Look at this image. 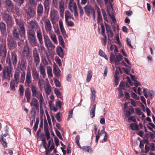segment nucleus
Here are the masks:
<instances>
[{
  "label": "nucleus",
  "mask_w": 155,
  "mask_h": 155,
  "mask_svg": "<svg viewBox=\"0 0 155 155\" xmlns=\"http://www.w3.org/2000/svg\"><path fill=\"white\" fill-rule=\"evenodd\" d=\"M16 25L18 27L15 26L12 31V34L15 39H18L19 36L21 37L25 36V29L24 24L25 22L23 21L15 19Z\"/></svg>",
  "instance_id": "obj_1"
},
{
  "label": "nucleus",
  "mask_w": 155,
  "mask_h": 155,
  "mask_svg": "<svg viewBox=\"0 0 155 155\" xmlns=\"http://www.w3.org/2000/svg\"><path fill=\"white\" fill-rule=\"evenodd\" d=\"M6 63L9 66H5L4 67L2 71L3 77L5 79L8 78V79L9 80L10 77L12 76L11 72L12 66L10 58L8 56L7 57Z\"/></svg>",
  "instance_id": "obj_2"
},
{
  "label": "nucleus",
  "mask_w": 155,
  "mask_h": 155,
  "mask_svg": "<svg viewBox=\"0 0 155 155\" xmlns=\"http://www.w3.org/2000/svg\"><path fill=\"white\" fill-rule=\"evenodd\" d=\"M31 92L29 88H26L25 91V96L27 99V102L29 103L31 106H33L35 107L36 110L39 109V104L38 101L37 99L35 98H33L30 102L31 99Z\"/></svg>",
  "instance_id": "obj_3"
},
{
  "label": "nucleus",
  "mask_w": 155,
  "mask_h": 155,
  "mask_svg": "<svg viewBox=\"0 0 155 155\" xmlns=\"http://www.w3.org/2000/svg\"><path fill=\"white\" fill-rule=\"evenodd\" d=\"M31 89L32 93V96L35 97L38 99H39L40 107H41L44 101L42 94L40 92L38 91L36 86L33 84L31 85Z\"/></svg>",
  "instance_id": "obj_4"
},
{
  "label": "nucleus",
  "mask_w": 155,
  "mask_h": 155,
  "mask_svg": "<svg viewBox=\"0 0 155 155\" xmlns=\"http://www.w3.org/2000/svg\"><path fill=\"white\" fill-rule=\"evenodd\" d=\"M37 2H39L41 0H36ZM45 8V12L48 14L50 9L51 4V0H42ZM58 0H52V5L55 8H58Z\"/></svg>",
  "instance_id": "obj_5"
},
{
  "label": "nucleus",
  "mask_w": 155,
  "mask_h": 155,
  "mask_svg": "<svg viewBox=\"0 0 155 155\" xmlns=\"http://www.w3.org/2000/svg\"><path fill=\"white\" fill-rule=\"evenodd\" d=\"M0 49L2 51V58H3L4 61L7 54L6 43L5 40L2 39L0 42Z\"/></svg>",
  "instance_id": "obj_6"
},
{
  "label": "nucleus",
  "mask_w": 155,
  "mask_h": 155,
  "mask_svg": "<svg viewBox=\"0 0 155 155\" xmlns=\"http://www.w3.org/2000/svg\"><path fill=\"white\" fill-rule=\"evenodd\" d=\"M43 37L45 46L50 50L54 48L55 46L52 43L48 36L44 35Z\"/></svg>",
  "instance_id": "obj_7"
},
{
  "label": "nucleus",
  "mask_w": 155,
  "mask_h": 155,
  "mask_svg": "<svg viewBox=\"0 0 155 155\" xmlns=\"http://www.w3.org/2000/svg\"><path fill=\"white\" fill-rule=\"evenodd\" d=\"M3 20L7 24L8 27H11L13 24V22L12 17L7 13L4 14L3 18Z\"/></svg>",
  "instance_id": "obj_8"
},
{
  "label": "nucleus",
  "mask_w": 155,
  "mask_h": 155,
  "mask_svg": "<svg viewBox=\"0 0 155 155\" xmlns=\"http://www.w3.org/2000/svg\"><path fill=\"white\" fill-rule=\"evenodd\" d=\"M122 56L120 54H119L118 55L116 56L113 53H111L110 57V61L112 62H115V64H118L119 62L122 59Z\"/></svg>",
  "instance_id": "obj_9"
},
{
  "label": "nucleus",
  "mask_w": 155,
  "mask_h": 155,
  "mask_svg": "<svg viewBox=\"0 0 155 155\" xmlns=\"http://www.w3.org/2000/svg\"><path fill=\"white\" fill-rule=\"evenodd\" d=\"M8 45L12 49L15 48L17 46V42L14 37H10L7 38Z\"/></svg>",
  "instance_id": "obj_10"
},
{
  "label": "nucleus",
  "mask_w": 155,
  "mask_h": 155,
  "mask_svg": "<svg viewBox=\"0 0 155 155\" xmlns=\"http://www.w3.org/2000/svg\"><path fill=\"white\" fill-rule=\"evenodd\" d=\"M26 13L28 19L34 17L36 15L35 9L31 7H29L28 10H26Z\"/></svg>",
  "instance_id": "obj_11"
},
{
  "label": "nucleus",
  "mask_w": 155,
  "mask_h": 155,
  "mask_svg": "<svg viewBox=\"0 0 155 155\" xmlns=\"http://www.w3.org/2000/svg\"><path fill=\"white\" fill-rule=\"evenodd\" d=\"M33 56L34 62L36 65L37 66L40 62V58L36 49L33 50Z\"/></svg>",
  "instance_id": "obj_12"
},
{
  "label": "nucleus",
  "mask_w": 155,
  "mask_h": 155,
  "mask_svg": "<svg viewBox=\"0 0 155 155\" xmlns=\"http://www.w3.org/2000/svg\"><path fill=\"white\" fill-rule=\"evenodd\" d=\"M5 6L8 12H12L14 9V5L11 0H6Z\"/></svg>",
  "instance_id": "obj_13"
},
{
  "label": "nucleus",
  "mask_w": 155,
  "mask_h": 155,
  "mask_svg": "<svg viewBox=\"0 0 155 155\" xmlns=\"http://www.w3.org/2000/svg\"><path fill=\"white\" fill-rule=\"evenodd\" d=\"M45 28L48 32H50L52 29V26L51 23L48 19H46L45 20Z\"/></svg>",
  "instance_id": "obj_14"
},
{
  "label": "nucleus",
  "mask_w": 155,
  "mask_h": 155,
  "mask_svg": "<svg viewBox=\"0 0 155 155\" xmlns=\"http://www.w3.org/2000/svg\"><path fill=\"white\" fill-rule=\"evenodd\" d=\"M36 34L37 37L41 46H43L44 42L43 40L42 35L40 28L37 31Z\"/></svg>",
  "instance_id": "obj_15"
},
{
  "label": "nucleus",
  "mask_w": 155,
  "mask_h": 155,
  "mask_svg": "<svg viewBox=\"0 0 155 155\" xmlns=\"http://www.w3.org/2000/svg\"><path fill=\"white\" fill-rule=\"evenodd\" d=\"M58 13V11L55 9L51 10L50 14V17H51V20L53 25L56 22L55 21L56 16Z\"/></svg>",
  "instance_id": "obj_16"
},
{
  "label": "nucleus",
  "mask_w": 155,
  "mask_h": 155,
  "mask_svg": "<svg viewBox=\"0 0 155 155\" xmlns=\"http://www.w3.org/2000/svg\"><path fill=\"white\" fill-rule=\"evenodd\" d=\"M27 37L30 44L32 46L35 45L36 40L35 35L27 34Z\"/></svg>",
  "instance_id": "obj_17"
},
{
  "label": "nucleus",
  "mask_w": 155,
  "mask_h": 155,
  "mask_svg": "<svg viewBox=\"0 0 155 155\" xmlns=\"http://www.w3.org/2000/svg\"><path fill=\"white\" fill-rule=\"evenodd\" d=\"M124 111V114L126 115V117H129L134 112V109L132 106H130L127 109H125Z\"/></svg>",
  "instance_id": "obj_18"
},
{
  "label": "nucleus",
  "mask_w": 155,
  "mask_h": 155,
  "mask_svg": "<svg viewBox=\"0 0 155 155\" xmlns=\"http://www.w3.org/2000/svg\"><path fill=\"white\" fill-rule=\"evenodd\" d=\"M32 82V77L30 71H28L27 72L25 79V85L27 84L28 86H29Z\"/></svg>",
  "instance_id": "obj_19"
},
{
  "label": "nucleus",
  "mask_w": 155,
  "mask_h": 155,
  "mask_svg": "<svg viewBox=\"0 0 155 155\" xmlns=\"http://www.w3.org/2000/svg\"><path fill=\"white\" fill-rule=\"evenodd\" d=\"M27 61L26 59H22L19 63V66L20 69L22 71H25L26 69Z\"/></svg>",
  "instance_id": "obj_20"
},
{
  "label": "nucleus",
  "mask_w": 155,
  "mask_h": 155,
  "mask_svg": "<svg viewBox=\"0 0 155 155\" xmlns=\"http://www.w3.org/2000/svg\"><path fill=\"white\" fill-rule=\"evenodd\" d=\"M84 11L86 15L88 16L93 11L94 9L91 6L86 5L84 7Z\"/></svg>",
  "instance_id": "obj_21"
},
{
  "label": "nucleus",
  "mask_w": 155,
  "mask_h": 155,
  "mask_svg": "<svg viewBox=\"0 0 155 155\" xmlns=\"http://www.w3.org/2000/svg\"><path fill=\"white\" fill-rule=\"evenodd\" d=\"M10 59L14 66L15 67L18 61V58L17 54L15 52L12 53L11 58H10Z\"/></svg>",
  "instance_id": "obj_22"
},
{
  "label": "nucleus",
  "mask_w": 155,
  "mask_h": 155,
  "mask_svg": "<svg viewBox=\"0 0 155 155\" xmlns=\"http://www.w3.org/2000/svg\"><path fill=\"white\" fill-rule=\"evenodd\" d=\"M32 76L34 80H38L40 79L39 74L36 68L32 69Z\"/></svg>",
  "instance_id": "obj_23"
},
{
  "label": "nucleus",
  "mask_w": 155,
  "mask_h": 155,
  "mask_svg": "<svg viewBox=\"0 0 155 155\" xmlns=\"http://www.w3.org/2000/svg\"><path fill=\"white\" fill-rule=\"evenodd\" d=\"M29 47L27 45L25 46L23 49L22 54L24 56L28 57L30 54Z\"/></svg>",
  "instance_id": "obj_24"
},
{
  "label": "nucleus",
  "mask_w": 155,
  "mask_h": 155,
  "mask_svg": "<svg viewBox=\"0 0 155 155\" xmlns=\"http://www.w3.org/2000/svg\"><path fill=\"white\" fill-rule=\"evenodd\" d=\"M97 21L98 23H102L103 21L102 17L101 14L100 9L98 7H97Z\"/></svg>",
  "instance_id": "obj_25"
},
{
  "label": "nucleus",
  "mask_w": 155,
  "mask_h": 155,
  "mask_svg": "<svg viewBox=\"0 0 155 155\" xmlns=\"http://www.w3.org/2000/svg\"><path fill=\"white\" fill-rule=\"evenodd\" d=\"M43 12V7L41 4H38L37 8V13L38 15L39 16L42 15Z\"/></svg>",
  "instance_id": "obj_26"
},
{
  "label": "nucleus",
  "mask_w": 155,
  "mask_h": 155,
  "mask_svg": "<svg viewBox=\"0 0 155 155\" xmlns=\"http://www.w3.org/2000/svg\"><path fill=\"white\" fill-rule=\"evenodd\" d=\"M0 31L2 34H4L6 31L5 24L3 22L0 23Z\"/></svg>",
  "instance_id": "obj_27"
},
{
  "label": "nucleus",
  "mask_w": 155,
  "mask_h": 155,
  "mask_svg": "<svg viewBox=\"0 0 155 155\" xmlns=\"http://www.w3.org/2000/svg\"><path fill=\"white\" fill-rule=\"evenodd\" d=\"M29 24L30 25V28L31 29H36L38 27V24L37 22L34 21H31L29 22Z\"/></svg>",
  "instance_id": "obj_28"
},
{
  "label": "nucleus",
  "mask_w": 155,
  "mask_h": 155,
  "mask_svg": "<svg viewBox=\"0 0 155 155\" xmlns=\"http://www.w3.org/2000/svg\"><path fill=\"white\" fill-rule=\"evenodd\" d=\"M59 8L60 12H64V2L63 0H61L59 2Z\"/></svg>",
  "instance_id": "obj_29"
},
{
  "label": "nucleus",
  "mask_w": 155,
  "mask_h": 155,
  "mask_svg": "<svg viewBox=\"0 0 155 155\" xmlns=\"http://www.w3.org/2000/svg\"><path fill=\"white\" fill-rule=\"evenodd\" d=\"M72 15L68 10H67L65 13V18L66 21H67L69 19L72 18L74 19V17H72Z\"/></svg>",
  "instance_id": "obj_30"
},
{
  "label": "nucleus",
  "mask_w": 155,
  "mask_h": 155,
  "mask_svg": "<svg viewBox=\"0 0 155 155\" xmlns=\"http://www.w3.org/2000/svg\"><path fill=\"white\" fill-rule=\"evenodd\" d=\"M39 68L40 74L42 76L43 78H45L46 76L45 68L41 64L40 65Z\"/></svg>",
  "instance_id": "obj_31"
},
{
  "label": "nucleus",
  "mask_w": 155,
  "mask_h": 155,
  "mask_svg": "<svg viewBox=\"0 0 155 155\" xmlns=\"http://www.w3.org/2000/svg\"><path fill=\"white\" fill-rule=\"evenodd\" d=\"M57 52L58 55L61 58H62L64 57L63 50L61 47L57 48Z\"/></svg>",
  "instance_id": "obj_32"
},
{
  "label": "nucleus",
  "mask_w": 155,
  "mask_h": 155,
  "mask_svg": "<svg viewBox=\"0 0 155 155\" xmlns=\"http://www.w3.org/2000/svg\"><path fill=\"white\" fill-rule=\"evenodd\" d=\"M20 73L19 72H15L14 75V80L16 84H18L19 81Z\"/></svg>",
  "instance_id": "obj_33"
},
{
  "label": "nucleus",
  "mask_w": 155,
  "mask_h": 155,
  "mask_svg": "<svg viewBox=\"0 0 155 155\" xmlns=\"http://www.w3.org/2000/svg\"><path fill=\"white\" fill-rule=\"evenodd\" d=\"M69 7L70 9H71V8L73 7L74 9V7L77 8L76 3L74 2V0H70L69 3Z\"/></svg>",
  "instance_id": "obj_34"
},
{
  "label": "nucleus",
  "mask_w": 155,
  "mask_h": 155,
  "mask_svg": "<svg viewBox=\"0 0 155 155\" xmlns=\"http://www.w3.org/2000/svg\"><path fill=\"white\" fill-rule=\"evenodd\" d=\"M0 141L4 147H7V143L6 142V139L4 138L3 136H0Z\"/></svg>",
  "instance_id": "obj_35"
},
{
  "label": "nucleus",
  "mask_w": 155,
  "mask_h": 155,
  "mask_svg": "<svg viewBox=\"0 0 155 155\" xmlns=\"http://www.w3.org/2000/svg\"><path fill=\"white\" fill-rule=\"evenodd\" d=\"M96 107V105H94L93 107L91 108L90 111V115L91 118H93L95 116V115Z\"/></svg>",
  "instance_id": "obj_36"
},
{
  "label": "nucleus",
  "mask_w": 155,
  "mask_h": 155,
  "mask_svg": "<svg viewBox=\"0 0 155 155\" xmlns=\"http://www.w3.org/2000/svg\"><path fill=\"white\" fill-rule=\"evenodd\" d=\"M52 144H51V145L49 149H48V148H47L46 150V154H47L48 153H50L52 151V150L54 149V143H53L52 139Z\"/></svg>",
  "instance_id": "obj_37"
},
{
  "label": "nucleus",
  "mask_w": 155,
  "mask_h": 155,
  "mask_svg": "<svg viewBox=\"0 0 155 155\" xmlns=\"http://www.w3.org/2000/svg\"><path fill=\"white\" fill-rule=\"evenodd\" d=\"M130 127L133 130H138L139 129H138V125L135 124V123H131L130 125Z\"/></svg>",
  "instance_id": "obj_38"
},
{
  "label": "nucleus",
  "mask_w": 155,
  "mask_h": 155,
  "mask_svg": "<svg viewBox=\"0 0 155 155\" xmlns=\"http://www.w3.org/2000/svg\"><path fill=\"white\" fill-rule=\"evenodd\" d=\"M58 66H56V67H54L53 68V73L54 74L56 75L57 77H58L60 76V73L59 71V70H58Z\"/></svg>",
  "instance_id": "obj_39"
},
{
  "label": "nucleus",
  "mask_w": 155,
  "mask_h": 155,
  "mask_svg": "<svg viewBox=\"0 0 155 155\" xmlns=\"http://www.w3.org/2000/svg\"><path fill=\"white\" fill-rule=\"evenodd\" d=\"M91 93L92 100L93 101H94L96 97V92L94 88L92 87L91 88Z\"/></svg>",
  "instance_id": "obj_40"
},
{
  "label": "nucleus",
  "mask_w": 155,
  "mask_h": 155,
  "mask_svg": "<svg viewBox=\"0 0 155 155\" xmlns=\"http://www.w3.org/2000/svg\"><path fill=\"white\" fill-rule=\"evenodd\" d=\"M15 82L14 81V80L11 81H10V88L11 90L15 91Z\"/></svg>",
  "instance_id": "obj_41"
},
{
  "label": "nucleus",
  "mask_w": 155,
  "mask_h": 155,
  "mask_svg": "<svg viewBox=\"0 0 155 155\" xmlns=\"http://www.w3.org/2000/svg\"><path fill=\"white\" fill-rule=\"evenodd\" d=\"M92 71L91 70H90L88 71L87 77V81L88 82H90L92 76Z\"/></svg>",
  "instance_id": "obj_42"
},
{
  "label": "nucleus",
  "mask_w": 155,
  "mask_h": 155,
  "mask_svg": "<svg viewBox=\"0 0 155 155\" xmlns=\"http://www.w3.org/2000/svg\"><path fill=\"white\" fill-rule=\"evenodd\" d=\"M25 72L23 71V72L21 74V78L20 80V83H23L24 82L25 80Z\"/></svg>",
  "instance_id": "obj_43"
},
{
  "label": "nucleus",
  "mask_w": 155,
  "mask_h": 155,
  "mask_svg": "<svg viewBox=\"0 0 155 155\" xmlns=\"http://www.w3.org/2000/svg\"><path fill=\"white\" fill-rule=\"evenodd\" d=\"M24 88L23 86L22 85H20L19 86V89L20 95L21 96H23L24 95Z\"/></svg>",
  "instance_id": "obj_44"
},
{
  "label": "nucleus",
  "mask_w": 155,
  "mask_h": 155,
  "mask_svg": "<svg viewBox=\"0 0 155 155\" xmlns=\"http://www.w3.org/2000/svg\"><path fill=\"white\" fill-rule=\"evenodd\" d=\"M82 148L84 151L90 152L92 151V149L91 147L88 146H86L83 147Z\"/></svg>",
  "instance_id": "obj_45"
},
{
  "label": "nucleus",
  "mask_w": 155,
  "mask_h": 155,
  "mask_svg": "<svg viewBox=\"0 0 155 155\" xmlns=\"http://www.w3.org/2000/svg\"><path fill=\"white\" fill-rule=\"evenodd\" d=\"M80 138V136L79 135H77L75 137V143L80 148H81V147L79 143Z\"/></svg>",
  "instance_id": "obj_46"
},
{
  "label": "nucleus",
  "mask_w": 155,
  "mask_h": 155,
  "mask_svg": "<svg viewBox=\"0 0 155 155\" xmlns=\"http://www.w3.org/2000/svg\"><path fill=\"white\" fill-rule=\"evenodd\" d=\"M99 54L101 56L104 58L106 60H108V57L107 55L101 50L100 49L99 50Z\"/></svg>",
  "instance_id": "obj_47"
},
{
  "label": "nucleus",
  "mask_w": 155,
  "mask_h": 155,
  "mask_svg": "<svg viewBox=\"0 0 155 155\" xmlns=\"http://www.w3.org/2000/svg\"><path fill=\"white\" fill-rule=\"evenodd\" d=\"M78 8L79 10V13L80 16H82L84 15V11L82 7L81 6L80 3H78Z\"/></svg>",
  "instance_id": "obj_48"
},
{
  "label": "nucleus",
  "mask_w": 155,
  "mask_h": 155,
  "mask_svg": "<svg viewBox=\"0 0 155 155\" xmlns=\"http://www.w3.org/2000/svg\"><path fill=\"white\" fill-rule=\"evenodd\" d=\"M54 91L57 97L59 98H61V93L59 90L58 88H55L54 89Z\"/></svg>",
  "instance_id": "obj_49"
},
{
  "label": "nucleus",
  "mask_w": 155,
  "mask_h": 155,
  "mask_svg": "<svg viewBox=\"0 0 155 155\" xmlns=\"http://www.w3.org/2000/svg\"><path fill=\"white\" fill-rule=\"evenodd\" d=\"M50 37L52 41L54 42V43L55 44H57V41L56 35L54 34H52Z\"/></svg>",
  "instance_id": "obj_50"
},
{
  "label": "nucleus",
  "mask_w": 155,
  "mask_h": 155,
  "mask_svg": "<svg viewBox=\"0 0 155 155\" xmlns=\"http://www.w3.org/2000/svg\"><path fill=\"white\" fill-rule=\"evenodd\" d=\"M47 73L48 77H52L53 76L52 74V69L51 67H49L47 69Z\"/></svg>",
  "instance_id": "obj_51"
},
{
  "label": "nucleus",
  "mask_w": 155,
  "mask_h": 155,
  "mask_svg": "<svg viewBox=\"0 0 155 155\" xmlns=\"http://www.w3.org/2000/svg\"><path fill=\"white\" fill-rule=\"evenodd\" d=\"M31 113L32 114V116L31 117L34 118V119L35 118V115L36 114V111L35 108H32L31 110Z\"/></svg>",
  "instance_id": "obj_52"
},
{
  "label": "nucleus",
  "mask_w": 155,
  "mask_h": 155,
  "mask_svg": "<svg viewBox=\"0 0 155 155\" xmlns=\"http://www.w3.org/2000/svg\"><path fill=\"white\" fill-rule=\"evenodd\" d=\"M58 40L60 43V44L63 47L64 46V41L61 36L60 35L59 36Z\"/></svg>",
  "instance_id": "obj_53"
},
{
  "label": "nucleus",
  "mask_w": 155,
  "mask_h": 155,
  "mask_svg": "<svg viewBox=\"0 0 155 155\" xmlns=\"http://www.w3.org/2000/svg\"><path fill=\"white\" fill-rule=\"evenodd\" d=\"M100 25H101V34L103 36H106L105 34V30L104 25L102 23H101Z\"/></svg>",
  "instance_id": "obj_54"
},
{
  "label": "nucleus",
  "mask_w": 155,
  "mask_h": 155,
  "mask_svg": "<svg viewBox=\"0 0 155 155\" xmlns=\"http://www.w3.org/2000/svg\"><path fill=\"white\" fill-rule=\"evenodd\" d=\"M131 96L136 100H139L140 99L139 97L137 96L136 94L133 91L131 92Z\"/></svg>",
  "instance_id": "obj_55"
},
{
  "label": "nucleus",
  "mask_w": 155,
  "mask_h": 155,
  "mask_svg": "<svg viewBox=\"0 0 155 155\" xmlns=\"http://www.w3.org/2000/svg\"><path fill=\"white\" fill-rule=\"evenodd\" d=\"M108 140V134L107 132H105V135L103 139L101 140V142L103 143L106 142Z\"/></svg>",
  "instance_id": "obj_56"
},
{
  "label": "nucleus",
  "mask_w": 155,
  "mask_h": 155,
  "mask_svg": "<svg viewBox=\"0 0 155 155\" xmlns=\"http://www.w3.org/2000/svg\"><path fill=\"white\" fill-rule=\"evenodd\" d=\"M27 34L35 35V30L32 29H29L27 32Z\"/></svg>",
  "instance_id": "obj_57"
},
{
  "label": "nucleus",
  "mask_w": 155,
  "mask_h": 155,
  "mask_svg": "<svg viewBox=\"0 0 155 155\" xmlns=\"http://www.w3.org/2000/svg\"><path fill=\"white\" fill-rule=\"evenodd\" d=\"M127 117L128 118V119L129 120H130L132 121L133 122H135L136 121L135 117L134 116H132L130 117L129 116V117Z\"/></svg>",
  "instance_id": "obj_58"
},
{
  "label": "nucleus",
  "mask_w": 155,
  "mask_h": 155,
  "mask_svg": "<svg viewBox=\"0 0 155 155\" xmlns=\"http://www.w3.org/2000/svg\"><path fill=\"white\" fill-rule=\"evenodd\" d=\"M42 61L45 65H47L48 64V62L45 57H44L42 58Z\"/></svg>",
  "instance_id": "obj_59"
},
{
  "label": "nucleus",
  "mask_w": 155,
  "mask_h": 155,
  "mask_svg": "<svg viewBox=\"0 0 155 155\" xmlns=\"http://www.w3.org/2000/svg\"><path fill=\"white\" fill-rule=\"evenodd\" d=\"M100 130H99L98 132V133L96 135V139H95V142L96 143H97L98 142V140H99V138L100 137Z\"/></svg>",
  "instance_id": "obj_60"
},
{
  "label": "nucleus",
  "mask_w": 155,
  "mask_h": 155,
  "mask_svg": "<svg viewBox=\"0 0 155 155\" xmlns=\"http://www.w3.org/2000/svg\"><path fill=\"white\" fill-rule=\"evenodd\" d=\"M67 23V26L70 27H73L74 25V22L71 21H69L68 20L67 21H66Z\"/></svg>",
  "instance_id": "obj_61"
},
{
  "label": "nucleus",
  "mask_w": 155,
  "mask_h": 155,
  "mask_svg": "<svg viewBox=\"0 0 155 155\" xmlns=\"http://www.w3.org/2000/svg\"><path fill=\"white\" fill-rule=\"evenodd\" d=\"M148 94L151 99L153 98L154 96V93L153 90H151L149 91Z\"/></svg>",
  "instance_id": "obj_62"
},
{
  "label": "nucleus",
  "mask_w": 155,
  "mask_h": 155,
  "mask_svg": "<svg viewBox=\"0 0 155 155\" xmlns=\"http://www.w3.org/2000/svg\"><path fill=\"white\" fill-rule=\"evenodd\" d=\"M54 82L55 85L56 87H60L61 86V83L59 81V80L57 79H55L54 80Z\"/></svg>",
  "instance_id": "obj_63"
},
{
  "label": "nucleus",
  "mask_w": 155,
  "mask_h": 155,
  "mask_svg": "<svg viewBox=\"0 0 155 155\" xmlns=\"http://www.w3.org/2000/svg\"><path fill=\"white\" fill-rule=\"evenodd\" d=\"M55 60L57 64L59 66H61L62 64L61 62V59L58 57H57L55 58Z\"/></svg>",
  "instance_id": "obj_64"
}]
</instances>
